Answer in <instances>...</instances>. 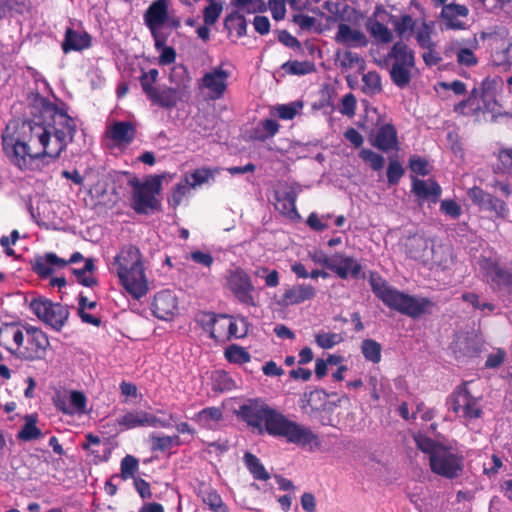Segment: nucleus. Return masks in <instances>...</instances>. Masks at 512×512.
Returning <instances> with one entry per match:
<instances>
[{"label": "nucleus", "instance_id": "nucleus-1", "mask_svg": "<svg viewBox=\"0 0 512 512\" xmlns=\"http://www.w3.org/2000/svg\"><path fill=\"white\" fill-rule=\"evenodd\" d=\"M2 147L10 162L23 172L40 169L38 161L44 158L55 160L58 153H53V139L47 123L35 120L18 122L7 126L2 135Z\"/></svg>", "mask_w": 512, "mask_h": 512}, {"label": "nucleus", "instance_id": "nucleus-2", "mask_svg": "<svg viewBox=\"0 0 512 512\" xmlns=\"http://www.w3.org/2000/svg\"><path fill=\"white\" fill-rule=\"evenodd\" d=\"M237 414L259 435L267 433L275 438L285 439L287 443L304 448L309 446V450L321 446L318 436L309 427L290 420L261 398L248 399L239 406Z\"/></svg>", "mask_w": 512, "mask_h": 512}, {"label": "nucleus", "instance_id": "nucleus-3", "mask_svg": "<svg viewBox=\"0 0 512 512\" xmlns=\"http://www.w3.org/2000/svg\"><path fill=\"white\" fill-rule=\"evenodd\" d=\"M119 283L134 299L144 297L149 290L144 259L140 249L134 245L123 246L113 262Z\"/></svg>", "mask_w": 512, "mask_h": 512}, {"label": "nucleus", "instance_id": "nucleus-4", "mask_svg": "<svg viewBox=\"0 0 512 512\" xmlns=\"http://www.w3.org/2000/svg\"><path fill=\"white\" fill-rule=\"evenodd\" d=\"M369 284L372 292L388 308L411 318H418L433 306V302L425 297L416 298L390 286L377 272H371Z\"/></svg>", "mask_w": 512, "mask_h": 512}, {"label": "nucleus", "instance_id": "nucleus-5", "mask_svg": "<svg viewBox=\"0 0 512 512\" xmlns=\"http://www.w3.org/2000/svg\"><path fill=\"white\" fill-rule=\"evenodd\" d=\"M419 450L429 456L431 471L448 479H454L463 470V456L424 434L414 436Z\"/></svg>", "mask_w": 512, "mask_h": 512}, {"label": "nucleus", "instance_id": "nucleus-6", "mask_svg": "<svg viewBox=\"0 0 512 512\" xmlns=\"http://www.w3.org/2000/svg\"><path fill=\"white\" fill-rule=\"evenodd\" d=\"M415 64L414 51L402 40L395 42L382 60V66L388 69L392 83L399 88L410 84Z\"/></svg>", "mask_w": 512, "mask_h": 512}, {"label": "nucleus", "instance_id": "nucleus-7", "mask_svg": "<svg viewBox=\"0 0 512 512\" xmlns=\"http://www.w3.org/2000/svg\"><path fill=\"white\" fill-rule=\"evenodd\" d=\"M129 184L133 188L131 207L136 213L148 214L149 211L157 209L159 203L156 195L161 191V176H150L144 182L134 178L129 181Z\"/></svg>", "mask_w": 512, "mask_h": 512}, {"label": "nucleus", "instance_id": "nucleus-8", "mask_svg": "<svg viewBox=\"0 0 512 512\" xmlns=\"http://www.w3.org/2000/svg\"><path fill=\"white\" fill-rule=\"evenodd\" d=\"M50 114L51 121L47 123L53 134V153L60 154L67 148L75 136L77 125L71 116L66 111L53 106L47 110Z\"/></svg>", "mask_w": 512, "mask_h": 512}, {"label": "nucleus", "instance_id": "nucleus-9", "mask_svg": "<svg viewBox=\"0 0 512 512\" xmlns=\"http://www.w3.org/2000/svg\"><path fill=\"white\" fill-rule=\"evenodd\" d=\"M446 404L459 418L465 422L479 419L483 415L481 398L475 397L468 389V382L455 387L448 396Z\"/></svg>", "mask_w": 512, "mask_h": 512}, {"label": "nucleus", "instance_id": "nucleus-10", "mask_svg": "<svg viewBox=\"0 0 512 512\" xmlns=\"http://www.w3.org/2000/svg\"><path fill=\"white\" fill-rule=\"evenodd\" d=\"M29 307L39 320L57 332L62 330L70 315L67 305L52 302L45 297L34 298Z\"/></svg>", "mask_w": 512, "mask_h": 512}, {"label": "nucleus", "instance_id": "nucleus-11", "mask_svg": "<svg viewBox=\"0 0 512 512\" xmlns=\"http://www.w3.org/2000/svg\"><path fill=\"white\" fill-rule=\"evenodd\" d=\"M50 341L45 332L40 328L24 326L23 342L18 351L17 357L24 361H37L45 359Z\"/></svg>", "mask_w": 512, "mask_h": 512}, {"label": "nucleus", "instance_id": "nucleus-12", "mask_svg": "<svg viewBox=\"0 0 512 512\" xmlns=\"http://www.w3.org/2000/svg\"><path fill=\"white\" fill-rule=\"evenodd\" d=\"M478 266L483 279L494 291L512 292V271L502 267L496 257L480 255Z\"/></svg>", "mask_w": 512, "mask_h": 512}, {"label": "nucleus", "instance_id": "nucleus-13", "mask_svg": "<svg viewBox=\"0 0 512 512\" xmlns=\"http://www.w3.org/2000/svg\"><path fill=\"white\" fill-rule=\"evenodd\" d=\"M144 23L149 29L154 40L155 48L163 46L167 42V36L161 32V28L169 20V5L167 0H155L146 9L143 15Z\"/></svg>", "mask_w": 512, "mask_h": 512}, {"label": "nucleus", "instance_id": "nucleus-14", "mask_svg": "<svg viewBox=\"0 0 512 512\" xmlns=\"http://www.w3.org/2000/svg\"><path fill=\"white\" fill-rule=\"evenodd\" d=\"M227 285L237 301L243 305L256 307L258 305L255 287L250 275L242 268H237L227 278Z\"/></svg>", "mask_w": 512, "mask_h": 512}, {"label": "nucleus", "instance_id": "nucleus-15", "mask_svg": "<svg viewBox=\"0 0 512 512\" xmlns=\"http://www.w3.org/2000/svg\"><path fill=\"white\" fill-rule=\"evenodd\" d=\"M82 260H84V257L80 252H74L68 260L60 258L53 252H47L43 255H36L31 260V268L40 278H48L56 269H62L68 264L77 263Z\"/></svg>", "mask_w": 512, "mask_h": 512}, {"label": "nucleus", "instance_id": "nucleus-16", "mask_svg": "<svg viewBox=\"0 0 512 512\" xmlns=\"http://www.w3.org/2000/svg\"><path fill=\"white\" fill-rule=\"evenodd\" d=\"M467 195L480 210L489 211L499 219L508 217L510 210L506 202L485 192L482 188L474 186L468 190Z\"/></svg>", "mask_w": 512, "mask_h": 512}, {"label": "nucleus", "instance_id": "nucleus-17", "mask_svg": "<svg viewBox=\"0 0 512 512\" xmlns=\"http://www.w3.org/2000/svg\"><path fill=\"white\" fill-rule=\"evenodd\" d=\"M329 395L322 389H314L304 393L301 398V408L311 418L319 419L324 412H331L334 403L329 401Z\"/></svg>", "mask_w": 512, "mask_h": 512}, {"label": "nucleus", "instance_id": "nucleus-18", "mask_svg": "<svg viewBox=\"0 0 512 512\" xmlns=\"http://www.w3.org/2000/svg\"><path fill=\"white\" fill-rule=\"evenodd\" d=\"M151 310L158 319L169 320L178 310V299L171 290L159 291L154 296Z\"/></svg>", "mask_w": 512, "mask_h": 512}, {"label": "nucleus", "instance_id": "nucleus-19", "mask_svg": "<svg viewBox=\"0 0 512 512\" xmlns=\"http://www.w3.org/2000/svg\"><path fill=\"white\" fill-rule=\"evenodd\" d=\"M316 295V288L310 284L293 285L284 291L277 304L281 307L295 306L313 300Z\"/></svg>", "mask_w": 512, "mask_h": 512}, {"label": "nucleus", "instance_id": "nucleus-20", "mask_svg": "<svg viewBox=\"0 0 512 512\" xmlns=\"http://www.w3.org/2000/svg\"><path fill=\"white\" fill-rule=\"evenodd\" d=\"M405 254L415 261L427 264L431 260L433 252L429 240L420 234L409 236L404 244Z\"/></svg>", "mask_w": 512, "mask_h": 512}, {"label": "nucleus", "instance_id": "nucleus-21", "mask_svg": "<svg viewBox=\"0 0 512 512\" xmlns=\"http://www.w3.org/2000/svg\"><path fill=\"white\" fill-rule=\"evenodd\" d=\"M228 77V72L221 67H215L212 71L203 75L202 85L209 90L212 100H218L224 96Z\"/></svg>", "mask_w": 512, "mask_h": 512}, {"label": "nucleus", "instance_id": "nucleus-22", "mask_svg": "<svg viewBox=\"0 0 512 512\" xmlns=\"http://www.w3.org/2000/svg\"><path fill=\"white\" fill-rule=\"evenodd\" d=\"M24 327L14 323H5L0 326V345L10 354L17 357L23 342Z\"/></svg>", "mask_w": 512, "mask_h": 512}, {"label": "nucleus", "instance_id": "nucleus-23", "mask_svg": "<svg viewBox=\"0 0 512 512\" xmlns=\"http://www.w3.org/2000/svg\"><path fill=\"white\" fill-rule=\"evenodd\" d=\"M469 9L466 5L450 3L444 5L441 10V18L447 29L463 30L466 28L463 18H467Z\"/></svg>", "mask_w": 512, "mask_h": 512}, {"label": "nucleus", "instance_id": "nucleus-24", "mask_svg": "<svg viewBox=\"0 0 512 512\" xmlns=\"http://www.w3.org/2000/svg\"><path fill=\"white\" fill-rule=\"evenodd\" d=\"M411 192L419 201L429 200L431 203L435 204L441 196L442 188L434 179L421 180L416 177H412Z\"/></svg>", "mask_w": 512, "mask_h": 512}, {"label": "nucleus", "instance_id": "nucleus-25", "mask_svg": "<svg viewBox=\"0 0 512 512\" xmlns=\"http://www.w3.org/2000/svg\"><path fill=\"white\" fill-rule=\"evenodd\" d=\"M92 46V36L86 32H78L72 27H67L61 44L62 51L67 54L71 51H83Z\"/></svg>", "mask_w": 512, "mask_h": 512}, {"label": "nucleus", "instance_id": "nucleus-26", "mask_svg": "<svg viewBox=\"0 0 512 512\" xmlns=\"http://www.w3.org/2000/svg\"><path fill=\"white\" fill-rule=\"evenodd\" d=\"M105 134L116 145H129L136 136V127L129 121H117L107 127Z\"/></svg>", "mask_w": 512, "mask_h": 512}, {"label": "nucleus", "instance_id": "nucleus-27", "mask_svg": "<svg viewBox=\"0 0 512 512\" xmlns=\"http://www.w3.org/2000/svg\"><path fill=\"white\" fill-rule=\"evenodd\" d=\"M487 108L486 101L477 89H473L469 97L455 105L454 111L465 116L478 118Z\"/></svg>", "mask_w": 512, "mask_h": 512}, {"label": "nucleus", "instance_id": "nucleus-28", "mask_svg": "<svg viewBox=\"0 0 512 512\" xmlns=\"http://www.w3.org/2000/svg\"><path fill=\"white\" fill-rule=\"evenodd\" d=\"M371 144L384 152L398 147L397 130L393 124H384L376 132Z\"/></svg>", "mask_w": 512, "mask_h": 512}, {"label": "nucleus", "instance_id": "nucleus-29", "mask_svg": "<svg viewBox=\"0 0 512 512\" xmlns=\"http://www.w3.org/2000/svg\"><path fill=\"white\" fill-rule=\"evenodd\" d=\"M336 41L353 47H365L368 44L367 37L362 31L353 29L345 23L338 25Z\"/></svg>", "mask_w": 512, "mask_h": 512}, {"label": "nucleus", "instance_id": "nucleus-30", "mask_svg": "<svg viewBox=\"0 0 512 512\" xmlns=\"http://www.w3.org/2000/svg\"><path fill=\"white\" fill-rule=\"evenodd\" d=\"M207 330L210 332V337L216 342L225 343L228 341V315L220 314L209 315L207 323Z\"/></svg>", "mask_w": 512, "mask_h": 512}, {"label": "nucleus", "instance_id": "nucleus-31", "mask_svg": "<svg viewBox=\"0 0 512 512\" xmlns=\"http://www.w3.org/2000/svg\"><path fill=\"white\" fill-rule=\"evenodd\" d=\"M223 418V411L219 407H206L193 416V420L202 428L213 430Z\"/></svg>", "mask_w": 512, "mask_h": 512}, {"label": "nucleus", "instance_id": "nucleus-32", "mask_svg": "<svg viewBox=\"0 0 512 512\" xmlns=\"http://www.w3.org/2000/svg\"><path fill=\"white\" fill-rule=\"evenodd\" d=\"M149 100L162 108H173L181 100L180 90L173 87H166L162 90L156 89Z\"/></svg>", "mask_w": 512, "mask_h": 512}, {"label": "nucleus", "instance_id": "nucleus-33", "mask_svg": "<svg viewBox=\"0 0 512 512\" xmlns=\"http://www.w3.org/2000/svg\"><path fill=\"white\" fill-rule=\"evenodd\" d=\"M330 270L341 279H347L349 275L358 278L362 266L353 257L341 256L340 263L330 266Z\"/></svg>", "mask_w": 512, "mask_h": 512}, {"label": "nucleus", "instance_id": "nucleus-34", "mask_svg": "<svg viewBox=\"0 0 512 512\" xmlns=\"http://www.w3.org/2000/svg\"><path fill=\"white\" fill-rule=\"evenodd\" d=\"M277 209L289 219H298L300 215L296 208L297 193L291 189L281 195H276Z\"/></svg>", "mask_w": 512, "mask_h": 512}, {"label": "nucleus", "instance_id": "nucleus-35", "mask_svg": "<svg viewBox=\"0 0 512 512\" xmlns=\"http://www.w3.org/2000/svg\"><path fill=\"white\" fill-rule=\"evenodd\" d=\"M97 306L96 301H89L88 298L82 293L78 296V316L82 320V322L93 325L95 327H100L102 324V320L100 317L92 315L88 313L86 310H93Z\"/></svg>", "mask_w": 512, "mask_h": 512}, {"label": "nucleus", "instance_id": "nucleus-36", "mask_svg": "<svg viewBox=\"0 0 512 512\" xmlns=\"http://www.w3.org/2000/svg\"><path fill=\"white\" fill-rule=\"evenodd\" d=\"M491 62L493 66L507 71L512 66V37L508 40L507 44L497 48L491 54Z\"/></svg>", "mask_w": 512, "mask_h": 512}, {"label": "nucleus", "instance_id": "nucleus-37", "mask_svg": "<svg viewBox=\"0 0 512 512\" xmlns=\"http://www.w3.org/2000/svg\"><path fill=\"white\" fill-rule=\"evenodd\" d=\"M147 412L142 410L128 411L117 419L121 431L131 430L137 427H146Z\"/></svg>", "mask_w": 512, "mask_h": 512}, {"label": "nucleus", "instance_id": "nucleus-38", "mask_svg": "<svg viewBox=\"0 0 512 512\" xmlns=\"http://www.w3.org/2000/svg\"><path fill=\"white\" fill-rule=\"evenodd\" d=\"M366 28L377 43L387 44L393 40L392 31L377 19L369 18Z\"/></svg>", "mask_w": 512, "mask_h": 512}, {"label": "nucleus", "instance_id": "nucleus-39", "mask_svg": "<svg viewBox=\"0 0 512 512\" xmlns=\"http://www.w3.org/2000/svg\"><path fill=\"white\" fill-rule=\"evenodd\" d=\"M96 266L93 258L85 259L83 268L73 269L72 272L75 275L77 282L85 287L93 288L98 285V280L93 276Z\"/></svg>", "mask_w": 512, "mask_h": 512}, {"label": "nucleus", "instance_id": "nucleus-40", "mask_svg": "<svg viewBox=\"0 0 512 512\" xmlns=\"http://www.w3.org/2000/svg\"><path fill=\"white\" fill-rule=\"evenodd\" d=\"M244 462L246 468L252 474L256 480L267 481L270 478V474L267 472L260 459L250 452L244 454Z\"/></svg>", "mask_w": 512, "mask_h": 512}, {"label": "nucleus", "instance_id": "nucleus-41", "mask_svg": "<svg viewBox=\"0 0 512 512\" xmlns=\"http://www.w3.org/2000/svg\"><path fill=\"white\" fill-rule=\"evenodd\" d=\"M37 415H28L25 424L17 434V438L23 441L39 439L42 436L41 430L37 427Z\"/></svg>", "mask_w": 512, "mask_h": 512}, {"label": "nucleus", "instance_id": "nucleus-42", "mask_svg": "<svg viewBox=\"0 0 512 512\" xmlns=\"http://www.w3.org/2000/svg\"><path fill=\"white\" fill-rule=\"evenodd\" d=\"M212 390L214 392H226L231 391L236 387L234 380L228 372L224 370H216L212 373Z\"/></svg>", "mask_w": 512, "mask_h": 512}, {"label": "nucleus", "instance_id": "nucleus-43", "mask_svg": "<svg viewBox=\"0 0 512 512\" xmlns=\"http://www.w3.org/2000/svg\"><path fill=\"white\" fill-rule=\"evenodd\" d=\"M202 501L209 506L213 512H229L219 493L213 488H206L200 491Z\"/></svg>", "mask_w": 512, "mask_h": 512}, {"label": "nucleus", "instance_id": "nucleus-44", "mask_svg": "<svg viewBox=\"0 0 512 512\" xmlns=\"http://www.w3.org/2000/svg\"><path fill=\"white\" fill-rule=\"evenodd\" d=\"M361 352L369 362L377 364L381 361L382 347L376 340L364 339L361 343Z\"/></svg>", "mask_w": 512, "mask_h": 512}, {"label": "nucleus", "instance_id": "nucleus-45", "mask_svg": "<svg viewBox=\"0 0 512 512\" xmlns=\"http://www.w3.org/2000/svg\"><path fill=\"white\" fill-rule=\"evenodd\" d=\"M224 356L229 363L244 364L251 360V355L242 346L232 344L225 349Z\"/></svg>", "mask_w": 512, "mask_h": 512}, {"label": "nucleus", "instance_id": "nucleus-46", "mask_svg": "<svg viewBox=\"0 0 512 512\" xmlns=\"http://www.w3.org/2000/svg\"><path fill=\"white\" fill-rule=\"evenodd\" d=\"M362 91L368 95L379 94L382 91L381 76L376 71H369L362 77Z\"/></svg>", "mask_w": 512, "mask_h": 512}, {"label": "nucleus", "instance_id": "nucleus-47", "mask_svg": "<svg viewBox=\"0 0 512 512\" xmlns=\"http://www.w3.org/2000/svg\"><path fill=\"white\" fill-rule=\"evenodd\" d=\"M218 173H219L218 168H207V167L198 168V169L194 170L190 175H188L190 187L195 188L196 186L205 184L210 179L214 178V176Z\"/></svg>", "mask_w": 512, "mask_h": 512}, {"label": "nucleus", "instance_id": "nucleus-48", "mask_svg": "<svg viewBox=\"0 0 512 512\" xmlns=\"http://www.w3.org/2000/svg\"><path fill=\"white\" fill-rule=\"evenodd\" d=\"M231 5L247 14L261 13L267 10L263 0H231Z\"/></svg>", "mask_w": 512, "mask_h": 512}, {"label": "nucleus", "instance_id": "nucleus-49", "mask_svg": "<svg viewBox=\"0 0 512 512\" xmlns=\"http://www.w3.org/2000/svg\"><path fill=\"white\" fill-rule=\"evenodd\" d=\"M282 69L291 75H306L315 71V64L310 61H287Z\"/></svg>", "mask_w": 512, "mask_h": 512}, {"label": "nucleus", "instance_id": "nucleus-50", "mask_svg": "<svg viewBox=\"0 0 512 512\" xmlns=\"http://www.w3.org/2000/svg\"><path fill=\"white\" fill-rule=\"evenodd\" d=\"M87 398L81 391L73 390L69 394V410H65V414L74 415L76 413H84L86 410Z\"/></svg>", "mask_w": 512, "mask_h": 512}, {"label": "nucleus", "instance_id": "nucleus-51", "mask_svg": "<svg viewBox=\"0 0 512 512\" xmlns=\"http://www.w3.org/2000/svg\"><path fill=\"white\" fill-rule=\"evenodd\" d=\"M190 188L189 177L186 175L184 179L177 183L173 188L171 197L168 199L169 204L174 208H177L182 203L183 198L189 192Z\"/></svg>", "mask_w": 512, "mask_h": 512}, {"label": "nucleus", "instance_id": "nucleus-52", "mask_svg": "<svg viewBox=\"0 0 512 512\" xmlns=\"http://www.w3.org/2000/svg\"><path fill=\"white\" fill-rule=\"evenodd\" d=\"M223 11V6L221 2H216L215 0L209 1V5L203 9V21L206 26L214 25L221 13Z\"/></svg>", "mask_w": 512, "mask_h": 512}, {"label": "nucleus", "instance_id": "nucleus-53", "mask_svg": "<svg viewBox=\"0 0 512 512\" xmlns=\"http://www.w3.org/2000/svg\"><path fill=\"white\" fill-rule=\"evenodd\" d=\"M280 125L274 119H264L259 122L257 138L260 140H266L274 137L279 131Z\"/></svg>", "mask_w": 512, "mask_h": 512}, {"label": "nucleus", "instance_id": "nucleus-54", "mask_svg": "<svg viewBox=\"0 0 512 512\" xmlns=\"http://www.w3.org/2000/svg\"><path fill=\"white\" fill-rule=\"evenodd\" d=\"M390 20L398 36H403L407 31H413L416 24L412 16L408 14L402 15L400 18L390 15Z\"/></svg>", "mask_w": 512, "mask_h": 512}, {"label": "nucleus", "instance_id": "nucleus-55", "mask_svg": "<svg viewBox=\"0 0 512 512\" xmlns=\"http://www.w3.org/2000/svg\"><path fill=\"white\" fill-rule=\"evenodd\" d=\"M150 441H151V448L153 451H166L169 450L174 442L176 441V444H179V437L176 436H157L154 434L150 435Z\"/></svg>", "mask_w": 512, "mask_h": 512}, {"label": "nucleus", "instance_id": "nucleus-56", "mask_svg": "<svg viewBox=\"0 0 512 512\" xmlns=\"http://www.w3.org/2000/svg\"><path fill=\"white\" fill-rule=\"evenodd\" d=\"M359 157L366 163H369L370 167L374 171H380L385 164V159L382 155L370 150L362 149L359 152Z\"/></svg>", "mask_w": 512, "mask_h": 512}, {"label": "nucleus", "instance_id": "nucleus-57", "mask_svg": "<svg viewBox=\"0 0 512 512\" xmlns=\"http://www.w3.org/2000/svg\"><path fill=\"white\" fill-rule=\"evenodd\" d=\"M139 469L138 459L132 455H126L121 460V477L123 480H127L129 478L135 479V474Z\"/></svg>", "mask_w": 512, "mask_h": 512}, {"label": "nucleus", "instance_id": "nucleus-58", "mask_svg": "<svg viewBox=\"0 0 512 512\" xmlns=\"http://www.w3.org/2000/svg\"><path fill=\"white\" fill-rule=\"evenodd\" d=\"M232 25H235L236 33L239 38L246 34L247 23L244 15L238 12L227 15L225 18V26L230 28Z\"/></svg>", "mask_w": 512, "mask_h": 512}, {"label": "nucleus", "instance_id": "nucleus-59", "mask_svg": "<svg viewBox=\"0 0 512 512\" xmlns=\"http://www.w3.org/2000/svg\"><path fill=\"white\" fill-rule=\"evenodd\" d=\"M405 169L398 160L391 159L387 167V181L389 185H397L400 179L404 176Z\"/></svg>", "mask_w": 512, "mask_h": 512}, {"label": "nucleus", "instance_id": "nucleus-60", "mask_svg": "<svg viewBox=\"0 0 512 512\" xmlns=\"http://www.w3.org/2000/svg\"><path fill=\"white\" fill-rule=\"evenodd\" d=\"M342 341L343 337L338 333H319L315 336V342L323 349H331Z\"/></svg>", "mask_w": 512, "mask_h": 512}, {"label": "nucleus", "instance_id": "nucleus-61", "mask_svg": "<svg viewBox=\"0 0 512 512\" xmlns=\"http://www.w3.org/2000/svg\"><path fill=\"white\" fill-rule=\"evenodd\" d=\"M302 108L301 103H290L278 105L274 108L275 115L283 120H292L298 113V109Z\"/></svg>", "mask_w": 512, "mask_h": 512}, {"label": "nucleus", "instance_id": "nucleus-62", "mask_svg": "<svg viewBox=\"0 0 512 512\" xmlns=\"http://www.w3.org/2000/svg\"><path fill=\"white\" fill-rule=\"evenodd\" d=\"M431 33V28L427 23L424 22L415 36L416 41L421 48L426 49L432 46H436V43L432 41Z\"/></svg>", "mask_w": 512, "mask_h": 512}, {"label": "nucleus", "instance_id": "nucleus-63", "mask_svg": "<svg viewBox=\"0 0 512 512\" xmlns=\"http://www.w3.org/2000/svg\"><path fill=\"white\" fill-rule=\"evenodd\" d=\"M428 166V161L420 156L413 155L409 159V168L413 173L417 175H428L430 173Z\"/></svg>", "mask_w": 512, "mask_h": 512}, {"label": "nucleus", "instance_id": "nucleus-64", "mask_svg": "<svg viewBox=\"0 0 512 512\" xmlns=\"http://www.w3.org/2000/svg\"><path fill=\"white\" fill-rule=\"evenodd\" d=\"M440 210L452 219H457L462 215L461 206L453 199L442 200Z\"/></svg>", "mask_w": 512, "mask_h": 512}]
</instances>
